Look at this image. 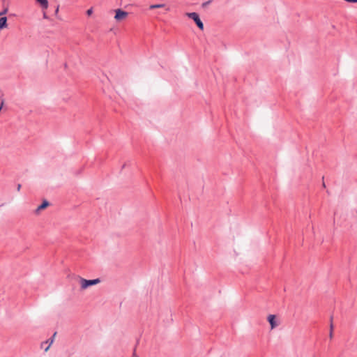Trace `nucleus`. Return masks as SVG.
<instances>
[{"label":"nucleus","mask_w":357,"mask_h":357,"mask_svg":"<svg viewBox=\"0 0 357 357\" xmlns=\"http://www.w3.org/2000/svg\"><path fill=\"white\" fill-rule=\"evenodd\" d=\"M78 282L80 284L81 290H85L91 286L99 284L100 282V280L99 278L86 280L82 277H78Z\"/></svg>","instance_id":"obj_1"},{"label":"nucleus","mask_w":357,"mask_h":357,"mask_svg":"<svg viewBox=\"0 0 357 357\" xmlns=\"http://www.w3.org/2000/svg\"><path fill=\"white\" fill-rule=\"evenodd\" d=\"M185 15L189 18L192 19L195 22L199 29H200L201 30L204 29V24L200 20L199 16L197 13H186Z\"/></svg>","instance_id":"obj_2"},{"label":"nucleus","mask_w":357,"mask_h":357,"mask_svg":"<svg viewBox=\"0 0 357 357\" xmlns=\"http://www.w3.org/2000/svg\"><path fill=\"white\" fill-rule=\"evenodd\" d=\"M267 320L271 325V329L278 327L280 324V319L275 314H269L267 317Z\"/></svg>","instance_id":"obj_3"},{"label":"nucleus","mask_w":357,"mask_h":357,"mask_svg":"<svg viewBox=\"0 0 357 357\" xmlns=\"http://www.w3.org/2000/svg\"><path fill=\"white\" fill-rule=\"evenodd\" d=\"M115 13L116 14L114 16V19L116 21H121V20L126 19L128 15V12L122 10L121 9L115 10Z\"/></svg>","instance_id":"obj_4"},{"label":"nucleus","mask_w":357,"mask_h":357,"mask_svg":"<svg viewBox=\"0 0 357 357\" xmlns=\"http://www.w3.org/2000/svg\"><path fill=\"white\" fill-rule=\"evenodd\" d=\"M54 336H52L46 341L42 342L40 344V348L44 349L45 351H48L52 344L54 342Z\"/></svg>","instance_id":"obj_5"},{"label":"nucleus","mask_w":357,"mask_h":357,"mask_svg":"<svg viewBox=\"0 0 357 357\" xmlns=\"http://www.w3.org/2000/svg\"><path fill=\"white\" fill-rule=\"evenodd\" d=\"M50 205V203L47 200H44L43 203L39 205L37 208L35 210V213L36 215L40 214V211L45 208H46Z\"/></svg>","instance_id":"obj_6"},{"label":"nucleus","mask_w":357,"mask_h":357,"mask_svg":"<svg viewBox=\"0 0 357 357\" xmlns=\"http://www.w3.org/2000/svg\"><path fill=\"white\" fill-rule=\"evenodd\" d=\"M7 17H0V30L7 28Z\"/></svg>","instance_id":"obj_7"},{"label":"nucleus","mask_w":357,"mask_h":357,"mask_svg":"<svg viewBox=\"0 0 357 357\" xmlns=\"http://www.w3.org/2000/svg\"><path fill=\"white\" fill-rule=\"evenodd\" d=\"M43 8H47L48 6V1L47 0H36Z\"/></svg>","instance_id":"obj_8"},{"label":"nucleus","mask_w":357,"mask_h":357,"mask_svg":"<svg viewBox=\"0 0 357 357\" xmlns=\"http://www.w3.org/2000/svg\"><path fill=\"white\" fill-rule=\"evenodd\" d=\"M165 4H153L149 6L150 9L164 8Z\"/></svg>","instance_id":"obj_9"},{"label":"nucleus","mask_w":357,"mask_h":357,"mask_svg":"<svg viewBox=\"0 0 357 357\" xmlns=\"http://www.w3.org/2000/svg\"><path fill=\"white\" fill-rule=\"evenodd\" d=\"M8 11V7L3 8V10L0 12V17H2L3 15L6 14Z\"/></svg>","instance_id":"obj_10"},{"label":"nucleus","mask_w":357,"mask_h":357,"mask_svg":"<svg viewBox=\"0 0 357 357\" xmlns=\"http://www.w3.org/2000/svg\"><path fill=\"white\" fill-rule=\"evenodd\" d=\"M92 13H93V8H89V9H88V10H86V15H87L88 16L91 15H92Z\"/></svg>","instance_id":"obj_11"},{"label":"nucleus","mask_w":357,"mask_h":357,"mask_svg":"<svg viewBox=\"0 0 357 357\" xmlns=\"http://www.w3.org/2000/svg\"><path fill=\"white\" fill-rule=\"evenodd\" d=\"M211 2V1H207V2L204 3L202 4V6H206V5L209 4Z\"/></svg>","instance_id":"obj_12"},{"label":"nucleus","mask_w":357,"mask_h":357,"mask_svg":"<svg viewBox=\"0 0 357 357\" xmlns=\"http://www.w3.org/2000/svg\"><path fill=\"white\" fill-rule=\"evenodd\" d=\"M333 333V325H331L330 335Z\"/></svg>","instance_id":"obj_13"},{"label":"nucleus","mask_w":357,"mask_h":357,"mask_svg":"<svg viewBox=\"0 0 357 357\" xmlns=\"http://www.w3.org/2000/svg\"><path fill=\"white\" fill-rule=\"evenodd\" d=\"M20 188H21V185L18 184L17 188V190L19 191L20 190Z\"/></svg>","instance_id":"obj_14"},{"label":"nucleus","mask_w":357,"mask_h":357,"mask_svg":"<svg viewBox=\"0 0 357 357\" xmlns=\"http://www.w3.org/2000/svg\"><path fill=\"white\" fill-rule=\"evenodd\" d=\"M44 18H47V15L45 13H44V15H43Z\"/></svg>","instance_id":"obj_15"},{"label":"nucleus","mask_w":357,"mask_h":357,"mask_svg":"<svg viewBox=\"0 0 357 357\" xmlns=\"http://www.w3.org/2000/svg\"><path fill=\"white\" fill-rule=\"evenodd\" d=\"M133 355L134 356L135 355V348L134 349V351H133Z\"/></svg>","instance_id":"obj_16"},{"label":"nucleus","mask_w":357,"mask_h":357,"mask_svg":"<svg viewBox=\"0 0 357 357\" xmlns=\"http://www.w3.org/2000/svg\"><path fill=\"white\" fill-rule=\"evenodd\" d=\"M126 167V164H124L123 166H122V168H124Z\"/></svg>","instance_id":"obj_17"}]
</instances>
